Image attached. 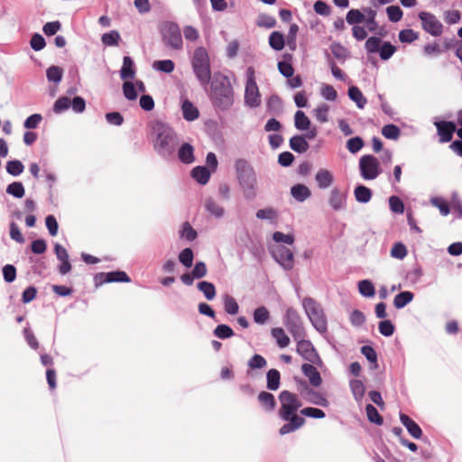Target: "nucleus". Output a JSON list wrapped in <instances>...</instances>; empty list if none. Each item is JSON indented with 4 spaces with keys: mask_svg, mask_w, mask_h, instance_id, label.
Segmentation results:
<instances>
[{
    "mask_svg": "<svg viewBox=\"0 0 462 462\" xmlns=\"http://www.w3.org/2000/svg\"><path fill=\"white\" fill-rule=\"evenodd\" d=\"M161 33L163 43L174 50H180L182 47V38L178 24L166 22L161 26Z\"/></svg>",
    "mask_w": 462,
    "mask_h": 462,
    "instance_id": "nucleus-7",
    "label": "nucleus"
},
{
    "mask_svg": "<svg viewBox=\"0 0 462 462\" xmlns=\"http://www.w3.org/2000/svg\"><path fill=\"white\" fill-rule=\"evenodd\" d=\"M330 50L335 58L345 60L348 57L347 50L340 43H334L330 46Z\"/></svg>",
    "mask_w": 462,
    "mask_h": 462,
    "instance_id": "nucleus-55",
    "label": "nucleus"
},
{
    "mask_svg": "<svg viewBox=\"0 0 462 462\" xmlns=\"http://www.w3.org/2000/svg\"><path fill=\"white\" fill-rule=\"evenodd\" d=\"M191 176L199 183L204 185L208 183L210 178V171L205 166H197L191 171Z\"/></svg>",
    "mask_w": 462,
    "mask_h": 462,
    "instance_id": "nucleus-26",
    "label": "nucleus"
},
{
    "mask_svg": "<svg viewBox=\"0 0 462 462\" xmlns=\"http://www.w3.org/2000/svg\"><path fill=\"white\" fill-rule=\"evenodd\" d=\"M315 180L319 189H325L332 185L334 178L328 170L320 169L316 173Z\"/></svg>",
    "mask_w": 462,
    "mask_h": 462,
    "instance_id": "nucleus-19",
    "label": "nucleus"
},
{
    "mask_svg": "<svg viewBox=\"0 0 462 462\" xmlns=\"http://www.w3.org/2000/svg\"><path fill=\"white\" fill-rule=\"evenodd\" d=\"M300 412L303 416L314 419H323L326 416L325 412L322 410L313 407L303 408L300 411Z\"/></svg>",
    "mask_w": 462,
    "mask_h": 462,
    "instance_id": "nucleus-56",
    "label": "nucleus"
},
{
    "mask_svg": "<svg viewBox=\"0 0 462 462\" xmlns=\"http://www.w3.org/2000/svg\"><path fill=\"white\" fill-rule=\"evenodd\" d=\"M304 388L306 390V393L303 394L304 398L310 403L315 405H319L322 407H328V401L320 393L313 391L310 389L305 383H304Z\"/></svg>",
    "mask_w": 462,
    "mask_h": 462,
    "instance_id": "nucleus-17",
    "label": "nucleus"
},
{
    "mask_svg": "<svg viewBox=\"0 0 462 462\" xmlns=\"http://www.w3.org/2000/svg\"><path fill=\"white\" fill-rule=\"evenodd\" d=\"M99 276L102 279L101 282H129L131 281L129 276L127 275V273L123 271L101 273L99 274Z\"/></svg>",
    "mask_w": 462,
    "mask_h": 462,
    "instance_id": "nucleus-20",
    "label": "nucleus"
},
{
    "mask_svg": "<svg viewBox=\"0 0 462 462\" xmlns=\"http://www.w3.org/2000/svg\"><path fill=\"white\" fill-rule=\"evenodd\" d=\"M400 420L402 425L407 429L408 432L414 439H420L422 436V430L420 426L411 420L408 415L404 413L400 414Z\"/></svg>",
    "mask_w": 462,
    "mask_h": 462,
    "instance_id": "nucleus-16",
    "label": "nucleus"
},
{
    "mask_svg": "<svg viewBox=\"0 0 462 462\" xmlns=\"http://www.w3.org/2000/svg\"><path fill=\"white\" fill-rule=\"evenodd\" d=\"M267 388L271 391H276L281 384V374L276 369H270L266 374Z\"/></svg>",
    "mask_w": 462,
    "mask_h": 462,
    "instance_id": "nucleus-25",
    "label": "nucleus"
},
{
    "mask_svg": "<svg viewBox=\"0 0 462 462\" xmlns=\"http://www.w3.org/2000/svg\"><path fill=\"white\" fill-rule=\"evenodd\" d=\"M123 93L125 98L128 100H135L137 98V91L134 83H133L131 79L125 80L123 84Z\"/></svg>",
    "mask_w": 462,
    "mask_h": 462,
    "instance_id": "nucleus-46",
    "label": "nucleus"
},
{
    "mask_svg": "<svg viewBox=\"0 0 462 462\" xmlns=\"http://www.w3.org/2000/svg\"><path fill=\"white\" fill-rule=\"evenodd\" d=\"M46 76L49 81L59 83L63 76V69L58 66H51L46 71Z\"/></svg>",
    "mask_w": 462,
    "mask_h": 462,
    "instance_id": "nucleus-43",
    "label": "nucleus"
},
{
    "mask_svg": "<svg viewBox=\"0 0 462 462\" xmlns=\"http://www.w3.org/2000/svg\"><path fill=\"white\" fill-rule=\"evenodd\" d=\"M224 309L226 313L236 315L239 310V306L232 296L226 295L224 298Z\"/></svg>",
    "mask_w": 462,
    "mask_h": 462,
    "instance_id": "nucleus-45",
    "label": "nucleus"
},
{
    "mask_svg": "<svg viewBox=\"0 0 462 462\" xmlns=\"http://www.w3.org/2000/svg\"><path fill=\"white\" fill-rule=\"evenodd\" d=\"M290 147L296 152L303 153L309 150L310 144L303 136L295 135L290 139Z\"/></svg>",
    "mask_w": 462,
    "mask_h": 462,
    "instance_id": "nucleus-23",
    "label": "nucleus"
},
{
    "mask_svg": "<svg viewBox=\"0 0 462 462\" xmlns=\"http://www.w3.org/2000/svg\"><path fill=\"white\" fill-rule=\"evenodd\" d=\"M365 12L366 13V17L365 16V22L366 23L367 29L372 32H376L378 28V23L375 21L376 11L371 8H367L365 9Z\"/></svg>",
    "mask_w": 462,
    "mask_h": 462,
    "instance_id": "nucleus-40",
    "label": "nucleus"
},
{
    "mask_svg": "<svg viewBox=\"0 0 462 462\" xmlns=\"http://www.w3.org/2000/svg\"><path fill=\"white\" fill-rule=\"evenodd\" d=\"M329 111V106L322 103L319 105L314 110V116L319 123H326L328 121V114Z\"/></svg>",
    "mask_w": 462,
    "mask_h": 462,
    "instance_id": "nucleus-42",
    "label": "nucleus"
},
{
    "mask_svg": "<svg viewBox=\"0 0 462 462\" xmlns=\"http://www.w3.org/2000/svg\"><path fill=\"white\" fill-rule=\"evenodd\" d=\"M303 308L315 328L319 332H325L327 319L320 305L311 298H305Z\"/></svg>",
    "mask_w": 462,
    "mask_h": 462,
    "instance_id": "nucleus-6",
    "label": "nucleus"
},
{
    "mask_svg": "<svg viewBox=\"0 0 462 462\" xmlns=\"http://www.w3.org/2000/svg\"><path fill=\"white\" fill-rule=\"evenodd\" d=\"M257 399L265 411H273L276 407L274 395L271 393L263 391L258 394Z\"/></svg>",
    "mask_w": 462,
    "mask_h": 462,
    "instance_id": "nucleus-21",
    "label": "nucleus"
},
{
    "mask_svg": "<svg viewBox=\"0 0 462 462\" xmlns=\"http://www.w3.org/2000/svg\"><path fill=\"white\" fill-rule=\"evenodd\" d=\"M363 146H364V141L362 140L361 137H358V136L350 138L346 142V148L352 153L357 152L358 151H360L363 148Z\"/></svg>",
    "mask_w": 462,
    "mask_h": 462,
    "instance_id": "nucleus-59",
    "label": "nucleus"
},
{
    "mask_svg": "<svg viewBox=\"0 0 462 462\" xmlns=\"http://www.w3.org/2000/svg\"><path fill=\"white\" fill-rule=\"evenodd\" d=\"M329 205L335 209L339 210L345 202V196L340 192L338 189H333L330 191Z\"/></svg>",
    "mask_w": 462,
    "mask_h": 462,
    "instance_id": "nucleus-29",
    "label": "nucleus"
},
{
    "mask_svg": "<svg viewBox=\"0 0 462 462\" xmlns=\"http://www.w3.org/2000/svg\"><path fill=\"white\" fill-rule=\"evenodd\" d=\"M198 289L204 294L208 300H212L216 297L215 285L209 282H200L198 283Z\"/></svg>",
    "mask_w": 462,
    "mask_h": 462,
    "instance_id": "nucleus-33",
    "label": "nucleus"
},
{
    "mask_svg": "<svg viewBox=\"0 0 462 462\" xmlns=\"http://www.w3.org/2000/svg\"><path fill=\"white\" fill-rule=\"evenodd\" d=\"M272 335L276 339L280 347H286L290 344V338L282 328H273Z\"/></svg>",
    "mask_w": 462,
    "mask_h": 462,
    "instance_id": "nucleus-36",
    "label": "nucleus"
},
{
    "mask_svg": "<svg viewBox=\"0 0 462 462\" xmlns=\"http://www.w3.org/2000/svg\"><path fill=\"white\" fill-rule=\"evenodd\" d=\"M382 42L380 38L373 36L366 40L365 47L368 52H379Z\"/></svg>",
    "mask_w": 462,
    "mask_h": 462,
    "instance_id": "nucleus-60",
    "label": "nucleus"
},
{
    "mask_svg": "<svg viewBox=\"0 0 462 462\" xmlns=\"http://www.w3.org/2000/svg\"><path fill=\"white\" fill-rule=\"evenodd\" d=\"M45 44L44 38L39 33L33 34L31 38L30 45L32 49L36 51L42 50L45 47Z\"/></svg>",
    "mask_w": 462,
    "mask_h": 462,
    "instance_id": "nucleus-64",
    "label": "nucleus"
},
{
    "mask_svg": "<svg viewBox=\"0 0 462 462\" xmlns=\"http://www.w3.org/2000/svg\"><path fill=\"white\" fill-rule=\"evenodd\" d=\"M366 415L370 422L376 425H382L383 422V417L379 414L377 409L372 405L367 404L365 407Z\"/></svg>",
    "mask_w": 462,
    "mask_h": 462,
    "instance_id": "nucleus-39",
    "label": "nucleus"
},
{
    "mask_svg": "<svg viewBox=\"0 0 462 462\" xmlns=\"http://www.w3.org/2000/svg\"><path fill=\"white\" fill-rule=\"evenodd\" d=\"M350 388L356 401H360L364 397L365 388L362 381L357 379L352 380L350 382Z\"/></svg>",
    "mask_w": 462,
    "mask_h": 462,
    "instance_id": "nucleus-38",
    "label": "nucleus"
},
{
    "mask_svg": "<svg viewBox=\"0 0 462 462\" xmlns=\"http://www.w3.org/2000/svg\"><path fill=\"white\" fill-rule=\"evenodd\" d=\"M6 192L15 198L21 199L24 196L25 190L21 182L14 181L7 186Z\"/></svg>",
    "mask_w": 462,
    "mask_h": 462,
    "instance_id": "nucleus-50",
    "label": "nucleus"
},
{
    "mask_svg": "<svg viewBox=\"0 0 462 462\" xmlns=\"http://www.w3.org/2000/svg\"><path fill=\"white\" fill-rule=\"evenodd\" d=\"M151 128L155 149L163 155L171 153L178 144L175 132L159 121L153 122Z\"/></svg>",
    "mask_w": 462,
    "mask_h": 462,
    "instance_id": "nucleus-3",
    "label": "nucleus"
},
{
    "mask_svg": "<svg viewBox=\"0 0 462 462\" xmlns=\"http://www.w3.org/2000/svg\"><path fill=\"white\" fill-rule=\"evenodd\" d=\"M396 51V47L393 46L389 42H382L380 50H379V55L380 58L383 60H389Z\"/></svg>",
    "mask_w": 462,
    "mask_h": 462,
    "instance_id": "nucleus-44",
    "label": "nucleus"
},
{
    "mask_svg": "<svg viewBox=\"0 0 462 462\" xmlns=\"http://www.w3.org/2000/svg\"><path fill=\"white\" fill-rule=\"evenodd\" d=\"M120 41V34L117 31H111L104 33L101 42L106 46H117Z\"/></svg>",
    "mask_w": 462,
    "mask_h": 462,
    "instance_id": "nucleus-37",
    "label": "nucleus"
},
{
    "mask_svg": "<svg viewBox=\"0 0 462 462\" xmlns=\"http://www.w3.org/2000/svg\"><path fill=\"white\" fill-rule=\"evenodd\" d=\"M398 37L401 42L411 43L419 38V34L412 29H404L399 32Z\"/></svg>",
    "mask_w": 462,
    "mask_h": 462,
    "instance_id": "nucleus-48",
    "label": "nucleus"
},
{
    "mask_svg": "<svg viewBox=\"0 0 462 462\" xmlns=\"http://www.w3.org/2000/svg\"><path fill=\"white\" fill-rule=\"evenodd\" d=\"M193 72L201 86L207 87L211 79L210 60L204 47L195 49L191 58Z\"/></svg>",
    "mask_w": 462,
    "mask_h": 462,
    "instance_id": "nucleus-4",
    "label": "nucleus"
},
{
    "mask_svg": "<svg viewBox=\"0 0 462 462\" xmlns=\"http://www.w3.org/2000/svg\"><path fill=\"white\" fill-rule=\"evenodd\" d=\"M181 109H182L183 117L187 121H193L199 117V110L188 99H186L182 103Z\"/></svg>",
    "mask_w": 462,
    "mask_h": 462,
    "instance_id": "nucleus-27",
    "label": "nucleus"
},
{
    "mask_svg": "<svg viewBox=\"0 0 462 462\" xmlns=\"http://www.w3.org/2000/svg\"><path fill=\"white\" fill-rule=\"evenodd\" d=\"M291 196L298 201L302 202L311 195L310 189L303 184H296L291 189Z\"/></svg>",
    "mask_w": 462,
    "mask_h": 462,
    "instance_id": "nucleus-24",
    "label": "nucleus"
},
{
    "mask_svg": "<svg viewBox=\"0 0 462 462\" xmlns=\"http://www.w3.org/2000/svg\"><path fill=\"white\" fill-rule=\"evenodd\" d=\"M407 255L406 246L402 243H395L391 249V256L396 259H403Z\"/></svg>",
    "mask_w": 462,
    "mask_h": 462,
    "instance_id": "nucleus-58",
    "label": "nucleus"
},
{
    "mask_svg": "<svg viewBox=\"0 0 462 462\" xmlns=\"http://www.w3.org/2000/svg\"><path fill=\"white\" fill-rule=\"evenodd\" d=\"M413 293L411 291H402L394 297L393 305L396 309H402L413 300Z\"/></svg>",
    "mask_w": 462,
    "mask_h": 462,
    "instance_id": "nucleus-31",
    "label": "nucleus"
},
{
    "mask_svg": "<svg viewBox=\"0 0 462 462\" xmlns=\"http://www.w3.org/2000/svg\"><path fill=\"white\" fill-rule=\"evenodd\" d=\"M236 170L240 185L244 189L245 196L248 199L255 196L256 177L248 162L239 159L236 162Z\"/></svg>",
    "mask_w": 462,
    "mask_h": 462,
    "instance_id": "nucleus-5",
    "label": "nucleus"
},
{
    "mask_svg": "<svg viewBox=\"0 0 462 462\" xmlns=\"http://www.w3.org/2000/svg\"><path fill=\"white\" fill-rule=\"evenodd\" d=\"M419 18L421 21L423 30L430 34L439 36L442 33L443 25L434 14L428 12H420Z\"/></svg>",
    "mask_w": 462,
    "mask_h": 462,
    "instance_id": "nucleus-10",
    "label": "nucleus"
},
{
    "mask_svg": "<svg viewBox=\"0 0 462 462\" xmlns=\"http://www.w3.org/2000/svg\"><path fill=\"white\" fill-rule=\"evenodd\" d=\"M205 206L207 210L217 217H221L224 213L223 208L211 199H207Z\"/></svg>",
    "mask_w": 462,
    "mask_h": 462,
    "instance_id": "nucleus-62",
    "label": "nucleus"
},
{
    "mask_svg": "<svg viewBox=\"0 0 462 462\" xmlns=\"http://www.w3.org/2000/svg\"><path fill=\"white\" fill-rule=\"evenodd\" d=\"M380 163L373 155H364L360 158L359 168L365 180H374L380 174Z\"/></svg>",
    "mask_w": 462,
    "mask_h": 462,
    "instance_id": "nucleus-8",
    "label": "nucleus"
},
{
    "mask_svg": "<svg viewBox=\"0 0 462 462\" xmlns=\"http://www.w3.org/2000/svg\"><path fill=\"white\" fill-rule=\"evenodd\" d=\"M23 164L18 160L9 161L6 163V171L9 174L13 176L20 175L23 171Z\"/></svg>",
    "mask_w": 462,
    "mask_h": 462,
    "instance_id": "nucleus-51",
    "label": "nucleus"
},
{
    "mask_svg": "<svg viewBox=\"0 0 462 462\" xmlns=\"http://www.w3.org/2000/svg\"><path fill=\"white\" fill-rule=\"evenodd\" d=\"M153 67L165 73H171L174 70L175 65L174 62L171 60H163L155 61Z\"/></svg>",
    "mask_w": 462,
    "mask_h": 462,
    "instance_id": "nucleus-57",
    "label": "nucleus"
},
{
    "mask_svg": "<svg viewBox=\"0 0 462 462\" xmlns=\"http://www.w3.org/2000/svg\"><path fill=\"white\" fill-rule=\"evenodd\" d=\"M286 327L295 338L302 337L303 328L300 319L294 310L290 309L287 310Z\"/></svg>",
    "mask_w": 462,
    "mask_h": 462,
    "instance_id": "nucleus-13",
    "label": "nucleus"
},
{
    "mask_svg": "<svg viewBox=\"0 0 462 462\" xmlns=\"http://www.w3.org/2000/svg\"><path fill=\"white\" fill-rule=\"evenodd\" d=\"M296 350L299 355L310 363L318 365L322 364L321 358L310 341L305 339L299 340Z\"/></svg>",
    "mask_w": 462,
    "mask_h": 462,
    "instance_id": "nucleus-11",
    "label": "nucleus"
},
{
    "mask_svg": "<svg viewBox=\"0 0 462 462\" xmlns=\"http://www.w3.org/2000/svg\"><path fill=\"white\" fill-rule=\"evenodd\" d=\"M193 258V251L190 248L183 249L179 254V261L187 268L192 266Z\"/></svg>",
    "mask_w": 462,
    "mask_h": 462,
    "instance_id": "nucleus-52",
    "label": "nucleus"
},
{
    "mask_svg": "<svg viewBox=\"0 0 462 462\" xmlns=\"http://www.w3.org/2000/svg\"><path fill=\"white\" fill-rule=\"evenodd\" d=\"M275 260L285 269L291 270L294 266L293 253L283 245L276 246L273 251Z\"/></svg>",
    "mask_w": 462,
    "mask_h": 462,
    "instance_id": "nucleus-12",
    "label": "nucleus"
},
{
    "mask_svg": "<svg viewBox=\"0 0 462 462\" xmlns=\"http://www.w3.org/2000/svg\"><path fill=\"white\" fill-rule=\"evenodd\" d=\"M435 126L439 136V142L448 143L452 140L453 134L456 132V125L450 121H439Z\"/></svg>",
    "mask_w": 462,
    "mask_h": 462,
    "instance_id": "nucleus-14",
    "label": "nucleus"
},
{
    "mask_svg": "<svg viewBox=\"0 0 462 462\" xmlns=\"http://www.w3.org/2000/svg\"><path fill=\"white\" fill-rule=\"evenodd\" d=\"M348 97L356 104L357 107L361 109L365 107L367 102L361 90L356 86H352L348 88Z\"/></svg>",
    "mask_w": 462,
    "mask_h": 462,
    "instance_id": "nucleus-28",
    "label": "nucleus"
},
{
    "mask_svg": "<svg viewBox=\"0 0 462 462\" xmlns=\"http://www.w3.org/2000/svg\"><path fill=\"white\" fill-rule=\"evenodd\" d=\"M270 319V313L265 307H259L254 311V320L258 324H264Z\"/></svg>",
    "mask_w": 462,
    "mask_h": 462,
    "instance_id": "nucleus-53",
    "label": "nucleus"
},
{
    "mask_svg": "<svg viewBox=\"0 0 462 462\" xmlns=\"http://www.w3.org/2000/svg\"><path fill=\"white\" fill-rule=\"evenodd\" d=\"M269 45L275 51H282L285 45L283 34L277 31L273 32L269 36Z\"/></svg>",
    "mask_w": 462,
    "mask_h": 462,
    "instance_id": "nucleus-30",
    "label": "nucleus"
},
{
    "mask_svg": "<svg viewBox=\"0 0 462 462\" xmlns=\"http://www.w3.org/2000/svg\"><path fill=\"white\" fill-rule=\"evenodd\" d=\"M178 157L182 162L186 164L192 163L195 160L194 149L192 145L187 143H183L179 149Z\"/></svg>",
    "mask_w": 462,
    "mask_h": 462,
    "instance_id": "nucleus-22",
    "label": "nucleus"
},
{
    "mask_svg": "<svg viewBox=\"0 0 462 462\" xmlns=\"http://www.w3.org/2000/svg\"><path fill=\"white\" fill-rule=\"evenodd\" d=\"M358 290L365 297H373L375 294L374 287L368 280L360 281L358 283Z\"/></svg>",
    "mask_w": 462,
    "mask_h": 462,
    "instance_id": "nucleus-47",
    "label": "nucleus"
},
{
    "mask_svg": "<svg viewBox=\"0 0 462 462\" xmlns=\"http://www.w3.org/2000/svg\"><path fill=\"white\" fill-rule=\"evenodd\" d=\"M301 371L306 377H308L310 384L314 387H319L322 383V379L319 372L311 364H303Z\"/></svg>",
    "mask_w": 462,
    "mask_h": 462,
    "instance_id": "nucleus-15",
    "label": "nucleus"
},
{
    "mask_svg": "<svg viewBox=\"0 0 462 462\" xmlns=\"http://www.w3.org/2000/svg\"><path fill=\"white\" fill-rule=\"evenodd\" d=\"M390 208L393 212L402 214L404 212L403 202L396 196H392L389 199Z\"/></svg>",
    "mask_w": 462,
    "mask_h": 462,
    "instance_id": "nucleus-63",
    "label": "nucleus"
},
{
    "mask_svg": "<svg viewBox=\"0 0 462 462\" xmlns=\"http://www.w3.org/2000/svg\"><path fill=\"white\" fill-rule=\"evenodd\" d=\"M388 18L393 23L399 22L403 15L402 10L398 5H390L386 8Z\"/></svg>",
    "mask_w": 462,
    "mask_h": 462,
    "instance_id": "nucleus-54",
    "label": "nucleus"
},
{
    "mask_svg": "<svg viewBox=\"0 0 462 462\" xmlns=\"http://www.w3.org/2000/svg\"><path fill=\"white\" fill-rule=\"evenodd\" d=\"M346 23L351 25H357L365 22V14L358 9H351L346 16Z\"/></svg>",
    "mask_w": 462,
    "mask_h": 462,
    "instance_id": "nucleus-35",
    "label": "nucleus"
},
{
    "mask_svg": "<svg viewBox=\"0 0 462 462\" xmlns=\"http://www.w3.org/2000/svg\"><path fill=\"white\" fill-rule=\"evenodd\" d=\"M266 365L267 362L265 358L258 354L254 355L248 361V365L252 369H261L265 367Z\"/></svg>",
    "mask_w": 462,
    "mask_h": 462,
    "instance_id": "nucleus-61",
    "label": "nucleus"
},
{
    "mask_svg": "<svg viewBox=\"0 0 462 462\" xmlns=\"http://www.w3.org/2000/svg\"><path fill=\"white\" fill-rule=\"evenodd\" d=\"M278 399L281 404L278 415L282 420L287 421L280 428V435H286L301 428L305 424V419L297 414L302 406L298 394L283 390L279 393Z\"/></svg>",
    "mask_w": 462,
    "mask_h": 462,
    "instance_id": "nucleus-1",
    "label": "nucleus"
},
{
    "mask_svg": "<svg viewBox=\"0 0 462 462\" xmlns=\"http://www.w3.org/2000/svg\"><path fill=\"white\" fill-rule=\"evenodd\" d=\"M294 124L295 127L298 130L304 131L308 130L310 126V120L305 115V113L301 110H299L295 113L294 116Z\"/></svg>",
    "mask_w": 462,
    "mask_h": 462,
    "instance_id": "nucleus-32",
    "label": "nucleus"
},
{
    "mask_svg": "<svg viewBox=\"0 0 462 462\" xmlns=\"http://www.w3.org/2000/svg\"><path fill=\"white\" fill-rule=\"evenodd\" d=\"M120 77L123 80H130L135 78L134 64L131 57L125 56L123 66L120 70Z\"/></svg>",
    "mask_w": 462,
    "mask_h": 462,
    "instance_id": "nucleus-18",
    "label": "nucleus"
},
{
    "mask_svg": "<svg viewBox=\"0 0 462 462\" xmlns=\"http://www.w3.org/2000/svg\"><path fill=\"white\" fill-rule=\"evenodd\" d=\"M211 101L222 110L229 108L234 102V91L227 77L216 75L211 83Z\"/></svg>",
    "mask_w": 462,
    "mask_h": 462,
    "instance_id": "nucleus-2",
    "label": "nucleus"
},
{
    "mask_svg": "<svg viewBox=\"0 0 462 462\" xmlns=\"http://www.w3.org/2000/svg\"><path fill=\"white\" fill-rule=\"evenodd\" d=\"M245 99L246 104L250 106H257L260 104L258 87L254 79V71L252 67H249L247 69Z\"/></svg>",
    "mask_w": 462,
    "mask_h": 462,
    "instance_id": "nucleus-9",
    "label": "nucleus"
},
{
    "mask_svg": "<svg viewBox=\"0 0 462 462\" xmlns=\"http://www.w3.org/2000/svg\"><path fill=\"white\" fill-rule=\"evenodd\" d=\"M400 134V129L395 125H386L382 129V134L387 139L396 140Z\"/></svg>",
    "mask_w": 462,
    "mask_h": 462,
    "instance_id": "nucleus-49",
    "label": "nucleus"
},
{
    "mask_svg": "<svg viewBox=\"0 0 462 462\" xmlns=\"http://www.w3.org/2000/svg\"><path fill=\"white\" fill-rule=\"evenodd\" d=\"M213 334L217 338L226 339L234 336V331L229 326L221 324L215 328Z\"/></svg>",
    "mask_w": 462,
    "mask_h": 462,
    "instance_id": "nucleus-41",
    "label": "nucleus"
},
{
    "mask_svg": "<svg viewBox=\"0 0 462 462\" xmlns=\"http://www.w3.org/2000/svg\"><path fill=\"white\" fill-rule=\"evenodd\" d=\"M355 197L358 202L367 203L372 198V191L365 186L359 185L355 189Z\"/></svg>",
    "mask_w": 462,
    "mask_h": 462,
    "instance_id": "nucleus-34",
    "label": "nucleus"
}]
</instances>
